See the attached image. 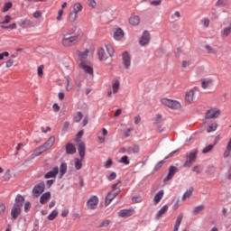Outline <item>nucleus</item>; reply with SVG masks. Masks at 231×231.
<instances>
[{"label": "nucleus", "instance_id": "obj_16", "mask_svg": "<svg viewBox=\"0 0 231 231\" xmlns=\"http://www.w3.org/2000/svg\"><path fill=\"white\" fill-rule=\"evenodd\" d=\"M51 198V192H46V193L42 194L40 199L41 205H44V203H48V201H50Z\"/></svg>", "mask_w": 231, "mask_h": 231}, {"label": "nucleus", "instance_id": "obj_44", "mask_svg": "<svg viewBox=\"0 0 231 231\" xmlns=\"http://www.w3.org/2000/svg\"><path fill=\"white\" fill-rule=\"evenodd\" d=\"M212 149H214V144H209L208 146H207L206 148L203 149L202 154H207V153L210 152V151H212Z\"/></svg>", "mask_w": 231, "mask_h": 231}, {"label": "nucleus", "instance_id": "obj_32", "mask_svg": "<svg viewBox=\"0 0 231 231\" xmlns=\"http://www.w3.org/2000/svg\"><path fill=\"white\" fill-rule=\"evenodd\" d=\"M77 32V27L72 26L70 29H66L63 35H67L68 37H73V33Z\"/></svg>", "mask_w": 231, "mask_h": 231}, {"label": "nucleus", "instance_id": "obj_3", "mask_svg": "<svg viewBox=\"0 0 231 231\" xmlns=\"http://www.w3.org/2000/svg\"><path fill=\"white\" fill-rule=\"evenodd\" d=\"M78 151L80 156V159H75V169L76 171H80L82 169V162H84V158L86 156V144L84 143H80L78 147Z\"/></svg>", "mask_w": 231, "mask_h": 231}, {"label": "nucleus", "instance_id": "obj_33", "mask_svg": "<svg viewBox=\"0 0 231 231\" xmlns=\"http://www.w3.org/2000/svg\"><path fill=\"white\" fill-rule=\"evenodd\" d=\"M82 10V5L80 3L74 4L72 13L79 15V12Z\"/></svg>", "mask_w": 231, "mask_h": 231}, {"label": "nucleus", "instance_id": "obj_41", "mask_svg": "<svg viewBox=\"0 0 231 231\" xmlns=\"http://www.w3.org/2000/svg\"><path fill=\"white\" fill-rule=\"evenodd\" d=\"M217 129V123H212L207 129L208 133H213V131H216Z\"/></svg>", "mask_w": 231, "mask_h": 231}, {"label": "nucleus", "instance_id": "obj_59", "mask_svg": "<svg viewBox=\"0 0 231 231\" xmlns=\"http://www.w3.org/2000/svg\"><path fill=\"white\" fill-rule=\"evenodd\" d=\"M44 69V66L41 65L40 67H38V77H41L42 75V70Z\"/></svg>", "mask_w": 231, "mask_h": 231}, {"label": "nucleus", "instance_id": "obj_5", "mask_svg": "<svg viewBox=\"0 0 231 231\" xmlns=\"http://www.w3.org/2000/svg\"><path fill=\"white\" fill-rule=\"evenodd\" d=\"M197 156L198 149H193L189 153L187 154V160L183 167H192V163H194V160H196Z\"/></svg>", "mask_w": 231, "mask_h": 231}, {"label": "nucleus", "instance_id": "obj_21", "mask_svg": "<svg viewBox=\"0 0 231 231\" xmlns=\"http://www.w3.org/2000/svg\"><path fill=\"white\" fill-rule=\"evenodd\" d=\"M182 220H183V213H180V214H179V216H178V217L176 219L173 231L180 230V226L181 225V221Z\"/></svg>", "mask_w": 231, "mask_h": 231}, {"label": "nucleus", "instance_id": "obj_55", "mask_svg": "<svg viewBox=\"0 0 231 231\" xmlns=\"http://www.w3.org/2000/svg\"><path fill=\"white\" fill-rule=\"evenodd\" d=\"M154 122H155V124H160V122H162V115L157 114L155 116Z\"/></svg>", "mask_w": 231, "mask_h": 231}, {"label": "nucleus", "instance_id": "obj_39", "mask_svg": "<svg viewBox=\"0 0 231 231\" xmlns=\"http://www.w3.org/2000/svg\"><path fill=\"white\" fill-rule=\"evenodd\" d=\"M57 216H59V211H57L56 209H54L49 216H48V219L50 221H53V219H55V217H57Z\"/></svg>", "mask_w": 231, "mask_h": 231}, {"label": "nucleus", "instance_id": "obj_36", "mask_svg": "<svg viewBox=\"0 0 231 231\" xmlns=\"http://www.w3.org/2000/svg\"><path fill=\"white\" fill-rule=\"evenodd\" d=\"M106 48L109 57H113V55H115V49H113V46L111 44H107L106 45Z\"/></svg>", "mask_w": 231, "mask_h": 231}, {"label": "nucleus", "instance_id": "obj_50", "mask_svg": "<svg viewBox=\"0 0 231 231\" xmlns=\"http://www.w3.org/2000/svg\"><path fill=\"white\" fill-rule=\"evenodd\" d=\"M205 48H206L208 53H211L213 55L216 54V50H214V48H212V46L206 45Z\"/></svg>", "mask_w": 231, "mask_h": 231}, {"label": "nucleus", "instance_id": "obj_31", "mask_svg": "<svg viewBox=\"0 0 231 231\" xmlns=\"http://www.w3.org/2000/svg\"><path fill=\"white\" fill-rule=\"evenodd\" d=\"M89 53V51L86 50L85 51H78V56L80 59L81 62H84L86 59H88V55Z\"/></svg>", "mask_w": 231, "mask_h": 231}, {"label": "nucleus", "instance_id": "obj_61", "mask_svg": "<svg viewBox=\"0 0 231 231\" xmlns=\"http://www.w3.org/2000/svg\"><path fill=\"white\" fill-rule=\"evenodd\" d=\"M32 207V204L30 202H25L24 204V212H28Z\"/></svg>", "mask_w": 231, "mask_h": 231}, {"label": "nucleus", "instance_id": "obj_54", "mask_svg": "<svg viewBox=\"0 0 231 231\" xmlns=\"http://www.w3.org/2000/svg\"><path fill=\"white\" fill-rule=\"evenodd\" d=\"M88 6H89L90 8H95V7H97V1H95V0H88Z\"/></svg>", "mask_w": 231, "mask_h": 231}, {"label": "nucleus", "instance_id": "obj_52", "mask_svg": "<svg viewBox=\"0 0 231 231\" xmlns=\"http://www.w3.org/2000/svg\"><path fill=\"white\" fill-rule=\"evenodd\" d=\"M107 180L109 181H113V180H116V172H112L108 177H107Z\"/></svg>", "mask_w": 231, "mask_h": 231}, {"label": "nucleus", "instance_id": "obj_29", "mask_svg": "<svg viewBox=\"0 0 231 231\" xmlns=\"http://www.w3.org/2000/svg\"><path fill=\"white\" fill-rule=\"evenodd\" d=\"M77 19H79V14L77 13H73V11H71L69 14V17H68L69 23H75V21H77Z\"/></svg>", "mask_w": 231, "mask_h": 231}, {"label": "nucleus", "instance_id": "obj_15", "mask_svg": "<svg viewBox=\"0 0 231 231\" xmlns=\"http://www.w3.org/2000/svg\"><path fill=\"white\" fill-rule=\"evenodd\" d=\"M55 143V136H51L46 143H44L42 147L45 150L48 151V149H51V147H53V144Z\"/></svg>", "mask_w": 231, "mask_h": 231}, {"label": "nucleus", "instance_id": "obj_18", "mask_svg": "<svg viewBox=\"0 0 231 231\" xmlns=\"http://www.w3.org/2000/svg\"><path fill=\"white\" fill-rule=\"evenodd\" d=\"M127 154H138L140 152V146L138 144H134L132 147H129L126 151Z\"/></svg>", "mask_w": 231, "mask_h": 231}, {"label": "nucleus", "instance_id": "obj_47", "mask_svg": "<svg viewBox=\"0 0 231 231\" xmlns=\"http://www.w3.org/2000/svg\"><path fill=\"white\" fill-rule=\"evenodd\" d=\"M121 163H124L125 165H129L130 162H129V157L127 155H124L121 160H120Z\"/></svg>", "mask_w": 231, "mask_h": 231}, {"label": "nucleus", "instance_id": "obj_34", "mask_svg": "<svg viewBox=\"0 0 231 231\" xmlns=\"http://www.w3.org/2000/svg\"><path fill=\"white\" fill-rule=\"evenodd\" d=\"M203 210H205L204 205L197 206L193 209V214L194 216H198V214H199V212H203Z\"/></svg>", "mask_w": 231, "mask_h": 231}, {"label": "nucleus", "instance_id": "obj_25", "mask_svg": "<svg viewBox=\"0 0 231 231\" xmlns=\"http://www.w3.org/2000/svg\"><path fill=\"white\" fill-rule=\"evenodd\" d=\"M97 55L99 60H106L107 59V54H106V51L104 50V48L98 49Z\"/></svg>", "mask_w": 231, "mask_h": 231}, {"label": "nucleus", "instance_id": "obj_9", "mask_svg": "<svg viewBox=\"0 0 231 231\" xmlns=\"http://www.w3.org/2000/svg\"><path fill=\"white\" fill-rule=\"evenodd\" d=\"M122 62L125 69L131 68V56L129 55V52L125 51L122 54Z\"/></svg>", "mask_w": 231, "mask_h": 231}, {"label": "nucleus", "instance_id": "obj_28", "mask_svg": "<svg viewBox=\"0 0 231 231\" xmlns=\"http://www.w3.org/2000/svg\"><path fill=\"white\" fill-rule=\"evenodd\" d=\"M192 192H194V188L189 187V189L186 190V192L182 196V201H185V199L190 198L192 196Z\"/></svg>", "mask_w": 231, "mask_h": 231}, {"label": "nucleus", "instance_id": "obj_35", "mask_svg": "<svg viewBox=\"0 0 231 231\" xmlns=\"http://www.w3.org/2000/svg\"><path fill=\"white\" fill-rule=\"evenodd\" d=\"M110 223H111V220H109V219L103 220V221L97 226V228H107V226H109Z\"/></svg>", "mask_w": 231, "mask_h": 231}, {"label": "nucleus", "instance_id": "obj_49", "mask_svg": "<svg viewBox=\"0 0 231 231\" xmlns=\"http://www.w3.org/2000/svg\"><path fill=\"white\" fill-rule=\"evenodd\" d=\"M12 21V16L5 15V20L0 23V24H8Z\"/></svg>", "mask_w": 231, "mask_h": 231}, {"label": "nucleus", "instance_id": "obj_14", "mask_svg": "<svg viewBox=\"0 0 231 231\" xmlns=\"http://www.w3.org/2000/svg\"><path fill=\"white\" fill-rule=\"evenodd\" d=\"M118 191L115 192V191H110L107 193L106 200H105V204L107 207L108 205H111V201H113L115 199V198H116V196H118Z\"/></svg>", "mask_w": 231, "mask_h": 231}, {"label": "nucleus", "instance_id": "obj_6", "mask_svg": "<svg viewBox=\"0 0 231 231\" xmlns=\"http://www.w3.org/2000/svg\"><path fill=\"white\" fill-rule=\"evenodd\" d=\"M44 189H46L44 182H40L39 184L35 185L32 189L33 196L35 198H39V196L44 192Z\"/></svg>", "mask_w": 231, "mask_h": 231}, {"label": "nucleus", "instance_id": "obj_38", "mask_svg": "<svg viewBox=\"0 0 231 231\" xmlns=\"http://www.w3.org/2000/svg\"><path fill=\"white\" fill-rule=\"evenodd\" d=\"M230 32H231V27H226L224 28V30L222 31V37H228L230 35Z\"/></svg>", "mask_w": 231, "mask_h": 231}, {"label": "nucleus", "instance_id": "obj_8", "mask_svg": "<svg viewBox=\"0 0 231 231\" xmlns=\"http://www.w3.org/2000/svg\"><path fill=\"white\" fill-rule=\"evenodd\" d=\"M97 206H98V197L97 196L91 197L87 202V207L89 210H95Z\"/></svg>", "mask_w": 231, "mask_h": 231}, {"label": "nucleus", "instance_id": "obj_4", "mask_svg": "<svg viewBox=\"0 0 231 231\" xmlns=\"http://www.w3.org/2000/svg\"><path fill=\"white\" fill-rule=\"evenodd\" d=\"M161 104L165 106L166 107H170V109H180L181 104L177 100L169 99L167 97H163L161 99Z\"/></svg>", "mask_w": 231, "mask_h": 231}, {"label": "nucleus", "instance_id": "obj_12", "mask_svg": "<svg viewBox=\"0 0 231 231\" xmlns=\"http://www.w3.org/2000/svg\"><path fill=\"white\" fill-rule=\"evenodd\" d=\"M134 214V209L130 208V209H121L118 211L117 215L119 217H131Z\"/></svg>", "mask_w": 231, "mask_h": 231}, {"label": "nucleus", "instance_id": "obj_17", "mask_svg": "<svg viewBox=\"0 0 231 231\" xmlns=\"http://www.w3.org/2000/svg\"><path fill=\"white\" fill-rule=\"evenodd\" d=\"M58 174H59V167H54L52 171L45 174V178L46 180H49V178H55Z\"/></svg>", "mask_w": 231, "mask_h": 231}, {"label": "nucleus", "instance_id": "obj_27", "mask_svg": "<svg viewBox=\"0 0 231 231\" xmlns=\"http://www.w3.org/2000/svg\"><path fill=\"white\" fill-rule=\"evenodd\" d=\"M67 154H75L77 152V149L73 143H68L66 146Z\"/></svg>", "mask_w": 231, "mask_h": 231}, {"label": "nucleus", "instance_id": "obj_10", "mask_svg": "<svg viewBox=\"0 0 231 231\" xmlns=\"http://www.w3.org/2000/svg\"><path fill=\"white\" fill-rule=\"evenodd\" d=\"M149 42H151V33L149 32V31H144L139 40V43L141 46H146V44H148Z\"/></svg>", "mask_w": 231, "mask_h": 231}, {"label": "nucleus", "instance_id": "obj_51", "mask_svg": "<svg viewBox=\"0 0 231 231\" xmlns=\"http://www.w3.org/2000/svg\"><path fill=\"white\" fill-rule=\"evenodd\" d=\"M32 16L34 17V19H41V17H42V12L36 11L33 13Z\"/></svg>", "mask_w": 231, "mask_h": 231}, {"label": "nucleus", "instance_id": "obj_13", "mask_svg": "<svg viewBox=\"0 0 231 231\" xmlns=\"http://www.w3.org/2000/svg\"><path fill=\"white\" fill-rule=\"evenodd\" d=\"M176 172H178V168L176 166H171L169 168L168 175L163 180L164 183H166V181H171V180L174 178V174H176Z\"/></svg>", "mask_w": 231, "mask_h": 231}, {"label": "nucleus", "instance_id": "obj_48", "mask_svg": "<svg viewBox=\"0 0 231 231\" xmlns=\"http://www.w3.org/2000/svg\"><path fill=\"white\" fill-rule=\"evenodd\" d=\"M201 23L204 28H208V26L210 25V20H208V18L202 19Z\"/></svg>", "mask_w": 231, "mask_h": 231}, {"label": "nucleus", "instance_id": "obj_30", "mask_svg": "<svg viewBox=\"0 0 231 231\" xmlns=\"http://www.w3.org/2000/svg\"><path fill=\"white\" fill-rule=\"evenodd\" d=\"M68 171V165L66 162H62L60 168V179H61L64 174H66V171Z\"/></svg>", "mask_w": 231, "mask_h": 231}, {"label": "nucleus", "instance_id": "obj_42", "mask_svg": "<svg viewBox=\"0 0 231 231\" xmlns=\"http://www.w3.org/2000/svg\"><path fill=\"white\" fill-rule=\"evenodd\" d=\"M0 28H3V30H8V28L10 30H17V24L16 23H13V24H10L8 26L1 25Z\"/></svg>", "mask_w": 231, "mask_h": 231}, {"label": "nucleus", "instance_id": "obj_20", "mask_svg": "<svg viewBox=\"0 0 231 231\" xmlns=\"http://www.w3.org/2000/svg\"><path fill=\"white\" fill-rule=\"evenodd\" d=\"M129 23L132 26H138L140 24V16L134 15L129 18Z\"/></svg>", "mask_w": 231, "mask_h": 231}, {"label": "nucleus", "instance_id": "obj_1", "mask_svg": "<svg viewBox=\"0 0 231 231\" xmlns=\"http://www.w3.org/2000/svg\"><path fill=\"white\" fill-rule=\"evenodd\" d=\"M24 205V197L23 195H17L14 200V204L11 209V219L15 221L21 215V208Z\"/></svg>", "mask_w": 231, "mask_h": 231}, {"label": "nucleus", "instance_id": "obj_60", "mask_svg": "<svg viewBox=\"0 0 231 231\" xmlns=\"http://www.w3.org/2000/svg\"><path fill=\"white\" fill-rule=\"evenodd\" d=\"M216 6H226V3H225L223 0H218L216 3Z\"/></svg>", "mask_w": 231, "mask_h": 231}, {"label": "nucleus", "instance_id": "obj_40", "mask_svg": "<svg viewBox=\"0 0 231 231\" xmlns=\"http://www.w3.org/2000/svg\"><path fill=\"white\" fill-rule=\"evenodd\" d=\"M82 112H77V114L74 116V122L79 123L83 118Z\"/></svg>", "mask_w": 231, "mask_h": 231}, {"label": "nucleus", "instance_id": "obj_62", "mask_svg": "<svg viewBox=\"0 0 231 231\" xmlns=\"http://www.w3.org/2000/svg\"><path fill=\"white\" fill-rule=\"evenodd\" d=\"M52 109H53L56 113H59V111H60V106H59V104L55 103V104L52 106Z\"/></svg>", "mask_w": 231, "mask_h": 231}, {"label": "nucleus", "instance_id": "obj_24", "mask_svg": "<svg viewBox=\"0 0 231 231\" xmlns=\"http://www.w3.org/2000/svg\"><path fill=\"white\" fill-rule=\"evenodd\" d=\"M163 194L164 191L163 189L160 190L153 198V201L155 203V205H158V203H160L162 201V199H163Z\"/></svg>", "mask_w": 231, "mask_h": 231}, {"label": "nucleus", "instance_id": "obj_7", "mask_svg": "<svg viewBox=\"0 0 231 231\" xmlns=\"http://www.w3.org/2000/svg\"><path fill=\"white\" fill-rule=\"evenodd\" d=\"M194 100H196V88L187 91L185 95V102H187V104H192Z\"/></svg>", "mask_w": 231, "mask_h": 231}, {"label": "nucleus", "instance_id": "obj_53", "mask_svg": "<svg viewBox=\"0 0 231 231\" xmlns=\"http://www.w3.org/2000/svg\"><path fill=\"white\" fill-rule=\"evenodd\" d=\"M63 14H64V10H62V9H60V10H59V12H58V16H57V21H61L62 20V15H63Z\"/></svg>", "mask_w": 231, "mask_h": 231}, {"label": "nucleus", "instance_id": "obj_63", "mask_svg": "<svg viewBox=\"0 0 231 231\" xmlns=\"http://www.w3.org/2000/svg\"><path fill=\"white\" fill-rule=\"evenodd\" d=\"M5 210H6V205L0 204V214H5Z\"/></svg>", "mask_w": 231, "mask_h": 231}, {"label": "nucleus", "instance_id": "obj_23", "mask_svg": "<svg viewBox=\"0 0 231 231\" xmlns=\"http://www.w3.org/2000/svg\"><path fill=\"white\" fill-rule=\"evenodd\" d=\"M167 210H169V206L165 205L163 206L155 215V219L158 220L160 219V217H162V216H163V214H165V212H167Z\"/></svg>", "mask_w": 231, "mask_h": 231}, {"label": "nucleus", "instance_id": "obj_11", "mask_svg": "<svg viewBox=\"0 0 231 231\" xmlns=\"http://www.w3.org/2000/svg\"><path fill=\"white\" fill-rule=\"evenodd\" d=\"M221 115V111L217 108L208 110L206 113V119L210 120L212 118H217Z\"/></svg>", "mask_w": 231, "mask_h": 231}, {"label": "nucleus", "instance_id": "obj_45", "mask_svg": "<svg viewBox=\"0 0 231 231\" xmlns=\"http://www.w3.org/2000/svg\"><path fill=\"white\" fill-rule=\"evenodd\" d=\"M120 89V82L116 81L113 84V93H118V90Z\"/></svg>", "mask_w": 231, "mask_h": 231}, {"label": "nucleus", "instance_id": "obj_57", "mask_svg": "<svg viewBox=\"0 0 231 231\" xmlns=\"http://www.w3.org/2000/svg\"><path fill=\"white\" fill-rule=\"evenodd\" d=\"M165 163V161H161L157 163V165L155 166V169L158 171L159 169H162V167H163Z\"/></svg>", "mask_w": 231, "mask_h": 231}, {"label": "nucleus", "instance_id": "obj_37", "mask_svg": "<svg viewBox=\"0 0 231 231\" xmlns=\"http://www.w3.org/2000/svg\"><path fill=\"white\" fill-rule=\"evenodd\" d=\"M212 84V79H202V88L207 89Z\"/></svg>", "mask_w": 231, "mask_h": 231}, {"label": "nucleus", "instance_id": "obj_2", "mask_svg": "<svg viewBox=\"0 0 231 231\" xmlns=\"http://www.w3.org/2000/svg\"><path fill=\"white\" fill-rule=\"evenodd\" d=\"M80 42V34L73 36L63 35L61 39V44L64 48H71V46Z\"/></svg>", "mask_w": 231, "mask_h": 231}, {"label": "nucleus", "instance_id": "obj_64", "mask_svg": "<svg viewBox=\"0 0 231 231\" xmlns=\"http://www.w3.org/2000/svg\"><path fill=\"white\" fill-rule=\"evenodd\" d=\"M6 68H12L14 66V60H9L5 63Z\"/></svg>", "mask_w": 231, "mask_h": 231}, {"label": "nucleus", "instance_id": "obj_26", "mask_svg": "<svg viewBox=\"0 0 231 231\" xmlns=\"http://www.w3.org/2000/svg\"><path fill=\"white\" fill-rule=\"evenodd\" d=\"M42 152H46V150L42 146H40L34 150L33 153L32 154V157L35 158L37 156H41Z\"/></svg>", "mask_w": 231, "mask_h": 231}, {"label": "nucleus", "instance_id": "obj_58", "mask_svg": "<svg viewBox=\"0 0 231 231\" xmlns=\"http://www.w3.org/2000/svg\"><path fill=\"white\" fill-rule=\"evenodd\" d=\"M9 56H10V53L8 51H5L0 54V60H3L5 57H9Z\"/></svg>", "mask_w": 231, "mask_h": 231}, {"label": "nucleus", "instance_id": "obj_22", "mask_svg": "<svg viewBox=\"0 0 231 231\" xmlns=\"http://www.w3.org/2000/svg\"><path fill=\"white\" fill-rule=\"evenodd\" d=\"M114 38L116 41H120L121 39L124 38V30L122 28L116 29V31L114 33Z\"/></svg>", "mask_w": 231, "mask_h": 231}, {"label": "nucleus", "instance_id": "obj_56", "mask_svg": "<svg viewBox=\"0 0 231 231\" xmlns=\"http://www.w3.org/2000/svg\"><path fill=\"white\" fill-rule=\"evenodd\" d=\"M113 165V160L108 159L107 162L105 164V169H109Z\"/></svg>", "mask_w": 231, "mask_h": 231}, {"label": "nucleus", "instance_id": "obj_19", "mask_svg": "<svg viewBox=\"0 0 231 231\" xmlns=\"http://www.w3.org/2000/svg\"><path fill=\"white\" fill-rule=\"evenodd\" d=\"M79 66H80L81 69H83L85 71V73H88V75H93V68L92 67L86 65V63H84V62H81Z\"/></svg>", "mask_w": 231, "mask_h": 231}, {"label": "nucleus", "instance_id": "obj_46", "mask_svg": "<svg viewBox=\"0 0 231 231\" xmlns=\"http://www.w3.org/2000/svg\"><path fill=\"white\" fill-rule=\"evenodd\" d=\"M118 183H120V180H118L117 183L112 185V192H117V194H120V188H118Z\"/></svg>", "mask_w": 231, "mask_h": 231}, {"label": "nucleus", "instance_id": "obj_43", "mask_svg": "<svg viewBox=\"0 0 231 231\" xmlns=\"http://www.w3.org/2000/svg\"><path fill=\"white\" fill-rule=\"evenodd\" d=\"M13 4L12 2H7L5 4L4 8L2 9V12L5 13L8 12V10H10V8H12Z\"/></svg>", "mask_w": 231, "mask_h": 231}]
</instances>
